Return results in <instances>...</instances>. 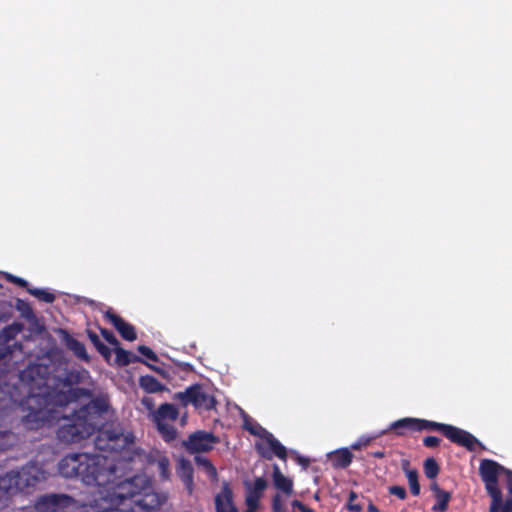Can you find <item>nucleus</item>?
<instances>
[{"label":"nucleus","instance_id":"nucleus-1","mask_svg":"<svg viewBox=\"0 0 512 512\" xmlns=\"http://www.w3.org/2000/svg\"><path fill=\"white\" fill-rule=\"evenodd\" d=\"M58 470L65 478L103 488L97 497L80 505L81 512H160L168 499L166 493L154 489L146 475L118 481L117 466L108 456L68 454L59 461Z\"/></svg>","mask_w":512,"mask_h":512},{"label":"nucleus","instance_id":"nucleus-2","mask_svg":"<svg viewBox=\"0 0 512 512\" xmlns=\"http://www.w3.org/2000/svg\"><path fill=\"white\" fill-rule=\"evenodd\" d=\"M82 371H66L63 377L52 376L50 366L29 364L20 372V381L29 387L25 398L28 413L22 417L29 430H38L58 419L56 406H65L81 398L91 397V391L76 385L83 380Z\"/></svg>","mask_w":512,"mask_h":512},{"label":"nucleus","instance_id":"nucleus-3","mask_svg":"<svg viewBox=\"0 0 512 512\" xmlns=\"http://www.w3.org/2000/svg\"><path fill=\"white\" fill-rule=\"evenodd\" d=\"M78 410L98 429L94 440L97 450L118 453L134 444V434L125 431L119 422L107 423L98 428L100 416L108 410V403L104 398H94Z\"/></svg>","mask_w":512,"mask_h":512},{"label":"nucleus","instance_id":"nucleus-4","mask_svg":"<svg viewBox=\"0 0 512 512\" xmlns=\"http://www.w3.org/2000/svg\"><path fill=\"white\" fill-rule=\"evenodd\" d=\"M46 479V472L35 462H30L20 469L10 470L0 476V491L15 495L33 488Z\"/></svg>","mask_w":512,"mask_h":512},{"label":"nucleus","instance_id":"nucleus-5","mask_svg":"<svg viewBox=\"0 0 512 512\" xmlns=\"http://www.w3.org/2000/svg\"><path fill=\"white\" fill-rule=\"evenodd\" d=\"M56 421H61L57 429V438L67 444L78 443L98 430L79 410H75L69 416L60 417L58 413V419L44 426H51Z\"/></svg>","mask_w":512,"mask_h":512},{"label":"nucleus","instance_id":"nucleus-6","mask_svg":"<svg viewBox=\"0 0 512 512\" xmlns=\"http://www.w3.org/2000/svg\"><path fill=\"white\" fill-rule=\"evenodd\" d=\"M417 425L418 432L438 431L451 442L465 447L468 451H475L477 446L484 449L483 444L474 435L456 426L420 418H417Z\"/></svg>","mask_w":512,"mask_h":512},{"label":"nucleus","instance_id":"nucleus-7","mask_svg":"<svg viewBox=\"0 0 512 512\" xmlns=\"http://www.w3.org/2000/svg\"><path fill=\"white\" fill-rule=\"evenodd\" d=\"M245 429L252 435L259 436L264 439L268 445L266 447L262 443H256L255 448L257 452L265 459L271 460L273 456L278 457L280 460H286V448L274 437L272 433L261 427L260 425L249 426L247 423L244 425Z\"/></svg>","mask_w":512,"mask_h":512},{"label":"nucleus","instance_id":"nucleus-8","mask_svg":"<svg viewBox=\"0 0 512 512\" xmlns=\"http://www.w3.org/2000/svg\"><path fill=\"white\" fill-rule=\"evenodd\" d=\"M174 399L180 401L183 406L193 405L196 409L210 411L216 407L215 397L207 393L202 385L193 384L185 391L177 392Z\"/></svg>","mask_w":512,"mask_h":512},{"label":"nucleus","instance_id":"nucleus-9","mask_svg":"<svg viewBox=\"0 0 512 512\" xmlns=\"http://www.w3.org/2000/svg\"><path fill=\"white\" fill-rule=\"evenodd\" d=\"M76 500L64 493H48L40 495L34 502L36 512H67L73 508Z\"/></svg>","mask_w":512,"mask_h":512},{"label":"nucleus","instance_id":"nucleus-10","mask_svg":"<svg viewBox=\"0 0 512 512\" xmlns=\"http://www.w3.org/2000/svg\"><path fill=\"white\" fill-rule=\"evenodd\" d=\"M217 442L218 438L213 433L197 431L189 435L188 439L184 441V446L190 453L208 452Z\"/></svg>","mask_w":512,"mask_h":512},{"label":"nucleus","instance_id":"nucleus-11","mask_svg":"<svg viewBox=\"0 0 512 512\" xmlns=\"http://www.w3.org/2000/svg\"><path fill=\"white\" fill-rule=\"evenodd\" d=\"M104 318L114 326L124 340L134 341L137 339L134 326L115 314L111 309L104 313Z\"/></svg>","mask_w":512,"mask_h":512},{"label":"nucleus","instance_id":"nucleus-12","mask_svg":"<svg viewBox=\"0 0 512 512\" xmlns=\"http://www.w3.org/2000/svg\"><path fill=\"white\" fill-rule=\"evenodd\" d=\"M500 473H507L512 477V472L491 459H483L480 462L479 474L484 483L498 481Z\"/></svg>","mask_w":512,"mask_h":512},{"label":"nucleus","instance_id":"nucleus-13","mask_svg":"<svg viewBox=\"0 0 512 512\" xmlns=\"http://www.w3.org/2000/svg\"><path fill=\"white\" fill-rule=\"evenodd\" d=\"M115 354H116V363L119 366H128L131 363L141 362V363H144L145 365H147L153 371L160 374L162 377H166L167 373L164 369L147 363L141 357L133 354L130 351L123 349L122 347H120V345L115 347Z\"/></svg>","mask_w":512,"mask_h":512},{"label":"nucleus","instance_id":"nucleus-14","mask_svg":"<svg viewBox=\"0 0 512 512\" xmlns=\"http://www.w3.org/2000/svg\"><path fill=\"white\" fill-rule=\"evenodd\" d=\"M267 487V481L263 477L255 479L253 484L247 485L245 503L247 507L258 508L260 499Z\"/></svg>","mask_w":512,"mask_h":512},{"label":"nucleus","instance_id":"nucleus-15","mask_svg":"<svg viewBox=\"0 0 512 512\" xmlns=\"http://www.w3.org/2000/svg\"><path fill=\"white\" fill-rule=\"evenodd\" d=\"M417 418L405 417L392 422L389 430L393 431L397 436H405L408 433L417 431Z\"/></svg>","mask_w":512,"mask_h":512},{"label":"nucleus","instance_id":"nucleus-16","mask_svg":"<svg viewBox=\"0 0 512 512\" xmlns=\"http://www.w3.org/2000/svg\"><path fill=\"white\" fill-rule=\"evenodd\" d=\"M193 472L194 470L189 460L181 459L178 462L176 473L185 485L189 494L193 491Z\"/></svg>","mask_w":512,"mask_h":512},{"label":"nucleus","instance_id":"nucleus-17","mask_svg":"<svg viewBox=\"0 0 512 512\" xmlns=\"http://www.w3.org/2000/svg\"><path fill=\"white\" fill-rule=\"evenodd\" d=\"M216 512H238L232 501V491L225 486L215 497Z\"/></svg>","mask_w":512,"mask_h":512},{"label":"nucleus","instance_id":"nucleus-18","mask_svg":"<svg viewBox=\"0 0 512 512\" xmlns=\"http://www.w3.org/2000/svg\"><path fill=\"white\" fill-rule=\"evenodd\" d=\"M430 489L432 490L436 498V503L433 505L432 510L434 512L447 511L448 504L451 500V493L441 489L436 482L431 484Z\"/></svg>","mask_w":512,"mask_h":512},{"label":"nucleus","instance_id":"nucleus-19","mask_svg":"<svg viewBox=\"0 0 512 512\" xmlns=\"http://www.w3.org/2000/svg\"><path fill=\"white\" fill-rule=\"evenodd\" d=\"M179 416L178 408L174 404H161L153 414L154 422L175 421Z\"/></svg>","mask_w":512,"mask_h":512},{"label":"nucleus","instance_id":"nucleus-20","mask_svg":"<svg viewBox=\"0 0 512 512\" xmlns=\"http://www.w3.org/2000/svg\"><path fill=\"white\" fill-rule=\"evenodd\" d=\"M353 460V454L348 448H341L330 454V461L334 468H347Z\"/></svg>","mask_w":512,"mask_h":512},{"label":"nucleus","instance_id":"nucleus-21","mask_svg":"<svg viewBox=\"0 0 512 512\" xmlns=\"http://www.w3.org/2000/svg\"><path fill=\"white\" fill-rule=\"evenodd\" d=\"M65 345L66 347L73 352V354L83 360V361H86V362H89L90 361V356L88 355L87 351H86V347L85 345L80 342L79 340L75 339L74 337H72L71 335L69 334H66L65 338Z\"/></svg>","mask_w":512,"mask_h":512},{"label":"nucleus","instance_id":"nucleus-22","mask_svg":"<svg viewBox=\"0 0 512 512\" xmlns=\"http://www.w3.org/2000/svg\"><path fill=\"white\" fill-rule=\"evenodd\" d=\"M273 483L276 489L282 491L287 496L293 492V482L291 479L284 476L277 465L274 466Z\"/></svg>","mask_w":512,"mask_h":512},{"label":"nucleus","instance_id":"nucleus-23","mask_svg":"<svg viewBox=\"0 0 512 512\" xmlns=\"http://www.w3.org/2000/svg\"><path fill=\"white\" fill-rule=\"evenodd\" d=\"M484 484L487 493L492 499L489 512H499L502 502V493L498 487V481L488 482Z\"/></svg>","mask_w":512,"mask_h":512},{"label":"nucleus","instance_id":"nucleus-24","mask_svg":"<svg viewBox=\"0 0 512 512\" xmlns=\"http://www.w3.org/2000/svg\"><path fill=\"white\" fill-rule=\"evenodd\" d=\"M139 385L147 393H157L167 390L165 385L151 375L141 376L139 378Z\"/></svg>","mask_w":512,"mask_h":512},{"label":"nucleus","instance_id":"nucleus-25","mask_svg":"<svg viewBox=\"0 0 512 512\" xmlns=\"http://www.w3.org/2000/svg\"><path fill=\"white\" fill-rule=\"evenodd\" d=\"M86 333H87V336L89 338V340L91 341V343L94 345V347L96 348V350L102 355V357L106 360V361H109L110 358H111V350L108 346H106L99 338L98 334L91 330V329H87L86 330Z\"/></svg>","mask_w":512,"mask_h":512},{"label":"nucleus","instance_id":"nucleus-26","mask_svg":"<svg viewBox=\"0 0 512 512\" xmlns=\"http://www.w3.org/2000/svg\"><path fill=\"white\" fill-rule=\"evenodd\" d=\"M23 324L14 322L10 325L5 326L0 332V338L7 342H11L16 336L22 331Z\"/></svg>","mask_w":512,"mask_h":512},{"label":"nucleus","instance_id":"nucleus-27","mask_svg":"<svg viewBox=\"0 0 512 512\" xmlns=\"http://www.w3.org/2000/svg\"><path fill=\"white\" fill-rule=\"evenodd\" d=\"M157 430L166 442H171L176 439L177 430L175 427L167 422H155Z\"/></svg>","mask_w":512,"mask_h":512},{"label":"nucleus","instance_id":"nucleus-28","mask_svg":"<svg viewBox=\"0 0 512 512\" xmlns=\"http://www.w3.org/2000/svg\"><path fill=\"white\" fill-rule=\"evenodd\" d=\"M156 464L160 478L168 480L170 477V462L167 456L157 453Z\"/></svg>","mask_w":512,"mask_h":512},{"label":"nucleus","instance_id":"nucleus-29","mask_svg":"<svg viewBox=\"0 0 512 512\" xmlns=\"http://www.w3.org/2000/svg\"><path fill=\"white\" fill-rule=\"evenodd\" d=\"M27 292L37 298L39 301L45 303H52L55 300V295L48 290L41 288H27Z\"/></svg>","mask_w":512,"mask_h":512},{"label":"nucleus","instance_id":"nucleus-30","mask_svg":"<svg viewBox=\"0 0 512 512\" xmlns=\"http://www.w3.org/2000/svg\"><path fill=\"white\" fill-rule=\"evenodd\" d=\"M16 443V436L11 431H0V452L12 448Z\"/></svg>","mask_w":512,"mask_h":512},{"label":"nucleus","instance_id":"nucleus-31","mask_svg":"<svg viewBox=\"0 0 512 512\" xmlns=\"http://www.w3.org/2000/svg\"><path fill=\"white\" fill-rule=\"evenodd\" d=\"M406 476L409 483L410 491L413 496L420 494V484L418 481V472L415 469H407Z\"/></svg>","mask_w":512,"mask_h":512},{"label":"nucleus","instance_id":"nucleus-32","mask_svg":"<svg viewBox=\"0 0 512 512\" xmlns=\"http://www.w3.org/2000/svg\"><path fill=\"white\" fill-rule=\"evenodd\" d=\"M424 473L428 479H434L437 477L440 471V467L434 458H427L424 461Z\"/></svg>","mask_w":512,"mask_h":512},{"label":"nucleus","instance_id":"nucleus-33","mask_svg":"<svg viewBox=\"0 0 512 512\" xmlns=\"http://www.w3.org/2000/svg\"><path fill=\"white\" fill-rule=\"evenodd\" d=\"M357 494L355 491L351 490L349 493V500L347 503V509L352 512H361L363 507L360 503H356Z\"/></svg>","mask_w":512,"mask_h":512},{"label":"nucleus","instance_id":"nucleus-34","mask_svg":"<svg viewBox=\"0 0 512 512\" xmlns=\"http://www.w3.org/2000/svg\"><path fill=\"white\" fill-rule=\"evenodd\" d=\"M101 335L103 338L112 346L117 347L120 345V342L116 338V336L113 334L112 331L106 329V328H100Z\"/></svg>","mask_w":512,"mask_h":512},{"label":"nucleus","instance_id":"nucleus-35","mask_svg":"<svg viewBox=\"0 0 512 512\" xmlns=\"http://www.w3.org/2000/svg\"><path fill=\"white\" fill-rule=\"evenodd\" d=\"M137 350L140 354L145 356L147 359H149L153 362L158 361L157 354L150 347L145 346V345H140V346H138Z\"/></svg>","mask_w":512,"mask_h":512},{"label":"nucleus","instance_id":"nucleus-36","mask_svg":"<svg viewBox=\"0 0 512 512\" xmlns=\"http://www.w3.org/2000/svg\"><path fill=\"white\" fill-rule=\"evenodd\" d=\"M5 279L13 284L18 285L19 287L26 288V289L29 288L28 282L21 277L12 275L10 273H5Z\"/></svg>","mask_w":512,"mask_h":512},{"label":"nucleus","instance_id":"nucleus-37","mask_svg":"<svg viewBox=\"0 0 512 512\" xmlns=\"http://www.w3.org/2000/svg\"><path fill=\"white\" fill-rule=\"evenodd\" d=\"M272 512H286L280 494H275L272 498Z\"/></svg>","mask_w":512,"mask_h":512},{"label":"nucleus","instance_id":"nucleus-38","mask_svg":"<svg viewBox=\"0 0 512 512\" xmlns=\"http://www.w3.org/2000/svg\"><path fill=\"white\" fill-rule=\"evenodd\" d=\"M12 352L13 350L10 343L0 338V360L11 355Z\"/></svg>","mask_w":512,"mask_h":512},{"label":"nucleus","instance_id":"nucleus-39","mask_svg":"<svg viewBox=\"0 0 512 512\" xmlns=\"http://www.w3.org/2000/svg\"><path fill=\"white\" fill-rule=\"evenodd\" d=\"M16 308L17 310L21 311L24 315L26 316H29V315H32L33 314V310L32 308L30 307V305L24 301V300H21V299H17V302H16Z\"/></svg>","mask_w":512,"mask_h":512},{"label":"nucleus","instance_id":"nucleus-40","mask_svg":"<svg viewBox=\"0 0 512 512\" xmlns=\"http://www.w3.org/2000/svg\"><path fill=\"white\" fill-rule=\"evenodd\" d=\"M440 442L441 439L436 436H426L423 438V445L427 448H436Z\"/></svg>","mask_w":512,"mask_h":512},{"label":"nucleus","instance_id":"nucleus-41","mask_svg":"<svg viewBox=\"0 0 512 512\" xmlns=\"http://www.w3.org/2000/svg\"><path fill=\"white\" fill-rule=\"evenodd\" d=\"M389 492L390 494L397 496L401 500H404L407 496L406 490L402 486H391L389 487Z\"/></svg>","mask_w":512,"mask_h":512},{"label":"nucleus","instance_id":"nucleus-42","mask_svg":"<svg viewBox=\"0 0 512 512\" xmlns=\"http://www.w3.org/2000/svg\"><path fill=\"white\" fill-rule=\"evenodd\" d=\"M291 505L294 509H298L300 512H315L313 509L307 507L299 500H293Z\"/></svg>","mask_w":512,"mask_h":512},{"label":"nucleus","instance_id":"nucleus-43","mask_svg":"<svg viewBox=\"0 0 512 512\" xmlns=\"http://www.w3.org/2000/svg\"><path fill=\"white\" fill-rule=\"evenodd\" d=\"M499 512H512V498H507L500 506Z\"/></svg>","mask_w":512,"mask_h":512},{"label":"nucleus","instance_id":"nucleus-44","mask_svg":"<svg viewBox=\"0 0 512 512\" xmlns=\"http://www.w3.org/2000/svg\"><path fill=\"white\" fill-rule=\"evenodd\" d=\"M370 440H371L370 438H367V439H365V440H363V439H359L358 441H356L355 443H353V444L351 445V448H352V449H354V450H359V449H361L362 447H364V446L368 445V444H369V442H370Z\"/></svg>","mask_w":512,"mask_h":512},{"label":"nucleus","instance_id":"nucleus-45","mask_svg":"<svg viewBox=\"0 0 512 512\" xmlns=\"http://www.w3.org/2000/svg\"><path fill=\"white\" fill-rule=\"evenodd\" d=\"M369 455L372 457H375V458H383V457H385V452L383 450H378V451L370 452Z\"/></svg>","mask_w":512,"mask_h":512},{"label":"nucleus","instance_id":"nucleus-46","mask_svg":"<svg viewBox=\"0 0 512 512\" xmlns=\"http://www.w3.org/2000/svg\"><path fill=\"white\" fill-rule=\"evenodd\" d=\"M298 462L303 466V467H307L310 463L309 459L307 458H304V457H301L299 456L298 457Z\"/></svg>","mask_w":512,"mask_h":512},{"label":"nucleus","instance_id":"nucleus-47","mask_svg":"<svg viewBox=\"0 0 512 512\" xmlns=\"http://www.w3.org/2000/svg\"><path fill=\"white\" fill-rule=\"evenodd\" d=\"M142 403L147 406L148 408H150L152 406V403H153V400L151 398H148V397H144L142 399Z\"/></svg>","mask_w":512,"mask_h":512},{"label":"nucleus","instance_id":"nucleus-48","mask_svg":"<svg viewBox=\"0 0 512 512\" xmlns=\"http://www.w3.org/2000/svg\"><path fill=\"white\" fill-rule=\"evenodd\" d=\"M203 464H204L207 468L211 469V470L215 473V467L212 465V463H211L208 459H204V460H203Z\"/></svg>","mask_w":512,"mask_h":512},{"label":"nucleus","instance_id":"nucleus-49","mask_svg":"<svg viewBox=\"0 0 512 512\" xmlns=\"http://www.w3.org/2000/svg\"><path fill=\"white\" fill-rule=\"evenodd\" d=\"M367 512H380L379 509L372 503L369 504Z\"/></svg>","mask_w":512,"mask_h":512},{"label":"nucleus","instance_id":"nucleus-50","mask_svg":"<svg viewBox=\"0 0 512 512\" xmlns=\"http://www.w3.org/2000/svg\"><path fill=\"white\" fill-rule=\"evenodd\" d=\"M508 490L510 493H512V477H510L508 481Z\"/></svg>","mask_w":512,"mask_h":512},{"label":"nucleus","instance_id":"nucleus-51","mask_svg":"<svg viewBox=\"0 0 512 512\" xmlns=\"http://www.w3.org/2000/svg\"><path fill=\"white\" fill-rule=\"evenodd\" d=\"M258 508H250V507H247V510L245 512H256Z\"/></svg>","mask_w":512,"mask_h":512},{"label":"nucleus","instance_id":"nucleus-52","mask_svg":"<svg viewBox=\"0 0 512 512\" xmlns=\"http://www.w3.org/2000/svg\"><path fill=\"white\" fill-rule=\"evenodd\" d=\"M4 404H2V399H0V410H2L4 408Z\"/></svg>","mask_w":512,"mask_h":512},{"label":"nucleus","instance_id":"nucleus-53","mask_svg":"<svg viewBox=\"0 0 512 512\" xmlns=\"http://www.w3.org/2000/svg\"><path fill=\"white\" fill-rule=\"evenodd\" d=\"M15 346H17L18 348L22 347V345L20 343H15Z\"/></svg>","mask_w":512,"mask_h":512}]
</instances>
